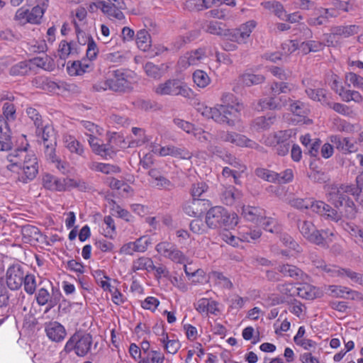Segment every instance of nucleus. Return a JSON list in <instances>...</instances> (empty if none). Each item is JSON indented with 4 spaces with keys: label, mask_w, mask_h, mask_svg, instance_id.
<instances>
[{
    "label": "nucleus",
    "mask_w": 363,
    "mask_h": 363,
    "mask_svg": "<svg viewBox=\"0 0 363 363\" xmlns=\"http://www.w3.org/2000/svg\"><path fill=\"white\" fill-rule=\"evenodd\" d=\"M82 127L86 130L85 134L89 137L88 143L92 151L104 159L112 158L116 154V149L113 143L116 140V134H111L106 143H101L100 140L96 137L99 133L98 125L90 121H83L81 122Z\"/></svg>",
    "instance_id": "nucleus-1"
},
{
    "label": "nucleus",
    "mask_w": 363,
    "mask_h": 363,
    "mask_svg": "<svg viewBox=\"0 0 363 363\" xmlns=\"http://www.w3.org/2000/svg\"><path fill=\"white\" fill-rule=\"evenodd\" d=\"M325 190L328 200L331 202L335 207L337 208L344 207L345 216L348 218L355 217L357 213L355 204L346 194L343 184H327L325 186Z\"/></svg>",
    "instance_id": "nucleus-2"
},
{
    "label": "nucleus",
    "mask_w": 363,
    "mask_h": 363,
    "mask_svg": "<svg viewBox=\"0 0 363 363\" xmlns=\"http://www.w3.org/2000/svg\"><path fill=\"white\" fill-rule=\"evenodd\" d=\"M298 228L301 235L310 242L323 247H328L334 236L329 230H318L314 224L308 220H298Z\"/></svg>",
    "instance_id": "nucleus-3"
},
{
    "label": "nucleus",
    "mask_w": 363,
    "mask_h": 363,
    "mask_svg": "<svg viewBox=\"0 0 363 363\" xmlns=\"http://www.w3.org/2000/svg\"><path fill=\"white\" fill-rule=\"evenodd\" d=\"M4 116H0V151H8L12 148L11 130L9 122L16 120L15 106L6 102L3 106Z\"/></svg>",
    "instance_id": "nucleus-4"
},
{
    "label": "nucleus",
    "mask_w": 363,
    "mask_h": 363,
    "mask_svg": "<svg viewBox=\"0 0 363 363\" xmlns=\"http://www.w3.org/2000/svg\"><path fill=\"white\" fill-rule=\"evenodd\" d=\"M234 214L230 213L225 208L216 206L211 208L206 215V223L211 228L228 229L237 223Z\"/></svg>",
    "instance_id": "nucleus-5"
},
{
    "label": "nucleus",
    "mask_w": 363,
    "mask_h": 363,
    "mask_svg": "<svg viewBox=\"0 0 363 363\" xmlns=\"http://www.w3.org/2000/svg\"><path fill=\"white\" fill-rule=\"evenodd\" d=\"M133 72L124 69L109 71L110 91L119 94L131 92L133 89Z\"/></svg>",
    "instance_id": "nucleus-6"
},
{
    "label": "nucleus",
    "mask_w": 363,
    "mask_h": 363,
    "mask_svg": "<svg viewBox=\"0 0 363 363\" xmlns=\"http://www.w3.org/2000/svg\"><path fill=\"white\" fill-rule=\"evenodd\" d=\"M92 344L93 338L89 333H76L66 342L65 351H74L78 357H84L90 352Z\"/></svg>",
    "instance_id": "nucleus-7"
},
{
    "label": "nucleus",
    "mask_w": 363,
    "mask_h": 363,
    "mask_svg": "<svg viewBox=\"0 0 363 363\" xmlns=\"http://www.w3.org/2000/svg\"><path fill=\"white\" fill-rule=\"evenodd\" d=\"M154 91L158 95L182 96L189 98L191 90L187 85L177 79H168L154 88Z\"/></svg>",
    "instance_id": "nucleus-8"
},
{
    "label": "nucleus",
    "mask_w": 363,
    "mask_h": 363,
    "mask_svg": "<svg viewBox=\"0 0 363 363\" xmlns=\"http://www.w3.org/2000/svg\"><path fill=\"white\" fill-rule=\"evenodd\" d=\"M155 250L162 256L175 263L184 264L186 261L184 253L172 242L167 241L161 242L156 245Z\"/></svg>",
    "instance_id": "nucleus-9"
},
{
    "label": "nucleus",
    "mask_w": 363,
    "mask_h": 363,
    "mask_svg": "<svg viewBox=\"0 0 363 363\" xmlns=\"http://www.w3.org/2000/svg\"><path fill=\"white\" fill-rule=\"evenodd\" d=\"M225 110L227 111L226 108L221 106L220 108H218V106H215L213 108L208 107L204 104H199L197 111L201 115L207 118H211L214 121L218 123H226L229 126H233V123L231 121H228V116L225 114H229L230 113H226Z\"/></svg>",
    "instance_id": "nucleus-10"
},
{
    "label": "nucleus",
    "mask_w": 363,
    "mask_h": 363,
    "mask_svg": "<svg viewBox=\"0 0 363 363\" xmlns=\"http://www.w3.org/2000/svg\"><path fill=\"white\" fill-rule=\"evenodd\" d=\"M222 104L217 105L218 108L221 106L226 108V113L232 114H225L228 116L227 120L231 121L233 126L235 125V121L238 117L239 112L242 108V105L237 101L236 97L231 93H224L221 97Z\"/></svg>",
    "instance_id": "nucleus-11"
},
{
    "label": "nucleus",
    "mask_w": 363,
    "mask_h": 363,
    "mask_svg": "<svg viewBox=\"0 0 363 363\" xmlns=\"http://www.w3.org/2000/svg\"><path fill=\"white\" fill-rule=\"evenodd\" d=\"M217 137L223 142L230 143L240 147L256 148L258 146L255 141L250 140L243 135L235 132L219 131L217 134Z\"/></svg>",
    "instance_id": "nucleus-12"
},
{
    "label": "nucleus",
    "mask_w": 363,
    "mask_h": 363,
    "mask_svg": "<svg viewBox=\"0 0 363 363\" xmlns=\"http://www.w3.org/2000/svg\"><path fill=\"white\" fill-rule=\"evenodd\" d=\"M25 274L23 267L19 264L11 265L6 270V281L7 286L11 290L19 289L22 284Z\"/></svg>",
    "instance_id": "nucleus-13"
},
{
    "label": "nucleus",
    "mask_w": 363,
    "mask_h": 363,
    "mask_svg": "<svg viewBox=\"0 0 363 363\" xmlns=\"http://www.w3.org/2000/svg\"><path fill=\"white\" fill-rule=\"evenodd\" d=\"M61 296L62 294L58 290L52 289V294H50L47 289L41 288L36 294V301L40 306L47 304L45 312H48L59 303Z\"/></svg>",
    "instance_id": "nucleus-14"
},
{
    "label": "nucleus",
    "mask_w": 363,
    "mask_h": 363,
    "mask_svg": "<svg viewBox=\"0 0 363 363\" xmlns=\"http://www.w3.org/2000/svg\"><path fill=\"white\" fill-rule=\"evenodd\" d=\"M210 206V201L204 199H192L183 205L184 212L189 216L196 217L201 215Z\"/></svg>",
    "instance_id": "nucleus-15"
},
{
    "label": "nucleus",
    "mask_w": 363,
    "mask_h": 363,
    "mask_svg": "<svg viewBox=\"0 0 363 363\" xmlns=\"http://www.w3.org/2000/svg\"><path fill=\"white\" fill-rule=\"evenodd\" d=\"M279 137L277 145L276 147V152L280 156L286 155L289 149L294 143L292 140V135H295L293 130L289 129L285 130L278 131Z\"/></svg>",
    "instance_id": "nucleus-16"
},
{
    "label": "nucleus",
    "mask_w": 363,
    "mask_h": 363,
    "mask_svg": "<svg viewBox=\"0 0 363 363\" xmlns=\"http://www.w3.org/2000/svg\"><path fill=\"white\" fill-rule=\"evenodd\" d=\"M27 148H17L6 156V169L13 172L18 173L24 158L27 157Z\"/></svg>",
    "instance_id": "nucleus-17"
},
{
    "label": "nucleus",
    "mask_w": 363,
    "mask_h": 363,
    "mask_svg": "<svg viewBox=\"0 0 363 363\" xmlns=\"http://www.w3.org/2000/svg\"><path fill=\"white\" fill-rule=\"evenodd\" d=\"M194 308L203 316L217 315L219 312L218 303L214 300L201 298L194 303Z\"/></svg>",
    "instance_id": "nucleus-18"
},
{
    "label": "nucleus",
    "mask_w": 363,
    "mask_h": 363,
    "mask_svg": "<svg viewBox=\"0 0 363 363\" xmlns=\"http://www.w3.org/2000/svg\"><path fill=\"white\" fill-rule=\"evenodd\" d=\"M330 142L335 147L343 154L355 152L357 150L356 143L350 138H344L340 135H331Z\"/></svg>",
    "instance_id": "nucleus-19"
},
{
    "label": "nucleus",
    "mask_w": 363,
    "mask_h": 363,
    "mask_svg": "<svg viewBox=\"0 0 363 363\" xmlns=\"http://www.w3.org/2000/svg\"><path fill=\"white\" fill-rule=\"evenodd\" d=\"M328 271L332 273V277L347 278L352 283L359 285H361L363 279V274L354 272L350 268H342L337 266V267H331Z\"/></svg>",
    "instance_id": "nucleus-20"
},
{
    "label": "nucleus",
    "mask_w": 363,
    "mask_h": 363,
    "mask_svg": "<svg viewBox=\"0 0 363 363\" xmlns=\"http://www.w3.org/2000/svg\"><path fill=\"white\" fill-rule=\"evenodd\" d=\"M242 196V192L232 185L223 186L220 190V199L227 206L233 205Z\"/></svg>",
    "instance_id": "nucleus-21"
},
{
    "label": "nucleus",
    "mask_w": 363,
    "mask_h": 363,
    "mask_svg": "<svg viewBox=\"0 0 363 363\" xmlns=\"http://www.w3.org/2000/svg\"><path fill=\"white\" fill-rule=\"evenodd\" d=\"M45 331L50 340L57 342L63 340L67 334L64 326L56 321L47 323Z\"/></svg>",
    "instance_id": "nucleus-22"
},
{
    "label": "nucleus",
    "mask_w": 363,
    "mask_h": 363,
    "mask_svg": "<svg viewBox=\"0 0 363 363\" xmlns=\"http://www.w3.org/2000/svg\"><path fill=\"white\" fill-rule=\"evenodd\" d=\"M96 6L111 20L123 21L125 19V16L122 12L124 9H119L116 6L111 5V3H106L105 1H99Z\"/></svg>",
    "instance_id": "nucleus-23"
},
{
    "label": "nucleus",
    "mask_w": 363,
    "mask_h": 363,
    "mask_svg": "<svg viewBox=\"0 0 363 363\" xmlns=\"http://www.w3.org/2000/svg\"><path fill=\"white\" fill-rule=\"evenodd\" d=\"M265 211L259 207L255 206H243L242 209V216L243 218L250 222L257 225L261 223L263 218L264 217Z\"/></svg>",
    "instance_id": "nucleus-24"
},
{
    "label": "nucleus",
    "mask_w": 363,
    "mask_h": 363,
    "mask_svg": "<svg viewBox=\"0 0 363 363\" xmlns=\"http://www.w3.org/2000/svg\"><path fill=\"white\" fill-rule=\"evenodd\" d=\"M63 143L65 147L71 152L79 156L83 157L84 154V148L83 145L78 141L74 136L65 134L63 136Z\"/></svg>",
    "instance_id": "nucleus-25"
},
{
    "label": "nucleus",
    "mask_w": 363,
    "mask_h": 363,
    "mask_svg": "<svg viewBox=\"0 0 363 363\" xmlns=\"http://www.w3.org/2000/svg\"><path fill=\"white\" fill-rule=\"evenodd\" d=\"M43 184L45 189L52 191H65V184H64V179H59L52 174H45L43 177Z\"/></svg>",
    "instance_id": "nucleus-26"
},
{
    "label": "nucleus",
    "mask_w": 363,
    "mask_h": 363,
    "mask_svg": "<svg viewBox=\"0 0 363 363\" xmlns=\"http://www.w3.org/2000/svg\"><path fill=\"white\" fill-rule=\"evenodd\" d=\"M207 57L206 50L204 48H199L196 50L187 52L182 61L186 60V64L190 65H198Z\"/></svg>",
    "instance_id": "nucleus-27"
},
{
    "label": "nucleus",
    "mask_w": 363,
    "mask_h": 363,
    "mask_svg": "<svg viewBox=\"0 0 363 363\" xmlns=\"http://www.w3.org/2000/svg\"><path fill=\"white\" fill-rule=\"evenodd\" d=\"M32 84L36 88L50 92L59 88V86L55 82L51 81L45 76H38L35 77L32 80Z\"/></svg>",
    "instance_id": "nucleus-28"
},
{
    "label": "nucleus",
    "mask_w": 363,
    "mask_h": 363,
    "mask_svg": "<svg viewBox=\"0 0 363 363\" xmlns=\"http://www.w3.org/2000/svg\"><path fill=\"white\" fill-rule=\"evenodd\" d=\"M162 332V337H159V341L164 345V350L169 354H175L180 348V343L177 340H169L167 333L164 328H159Z\"/></svg>",
    "instance_id": "nucleus-29"
},
{
    "label": "nucleus",
    "mask_w": 363,
    "mask_h": 363,
    "mask_svg": "<svg viewBox=\"0 0 363 363\" xmlns=\"http://www.w3.org/2000/svg\"><path fill=\"white\" fill-rule=\"evenodd\" d=\"M305 91L308 96L313 101H319L323 105H327L329 102L330 97L324 89L306 87Z\"/></svg>",
    "instance_id": "nucleus-30"
},
{
    "label": "nucleus",
    "mask_w": 363,
    "mask_h": 363,
    "mask_svg": "<svg viewBox=\"0 0 363 363\" xmlns=\"http://www.w3.org/2000/svg\"><path fill=\"white\" fill-rule=\"evenodd\" d=\"M277 121L274 115L270 114L256 118L253 121V125L257 130L269 129Z\"/></svg>",
    "instance_id": "nucleus-31"
},
{
    "label": "nucleus",
    "mask_w": 363,
    "mask_h": 363,
    "mask_svg": "<svg viewBox=\"0 0 363 363\" xmlns=\"http://www.w3.org/2000/svg\"><path fill=\"white\" fill-rule=\"evenodd\" d=\"M240 82L247 86L257 85L263 83L265 77L262 74H255L250 72H245L240 76Z\"/></svg>",
    "instance_id": "nucleus-32"
},
{
    "label": "nucleus",
    "mask_w": 363,
    "mask_h": 363,
    "mask_svg": "<svg viewBox=\"0 0 363 363\" xmlns=\"http://www.w3.org/2000/svg\"><path fill=\"white\" fill-rule=\"evenodd\" d=\"M155 265L152 259L146 257H141L133 262L132 270L136 272L138 270L152 271Z\"/></svg>",
    "instance_id": "nucleus-33"
},
{
    "label": "nucleus",
    "mask_w": 363,
    "mask_h": 363,
    "mask_svg": "<svg viewBox=\"0 0 363 363\" xmlns=\"http://www.w3.org/2000/svg\"><path fill=\"white\" fill-rule=\"evenodd\" d=\"M135 40L138 48L141 50L147 51L150 48L151 38L149 33L145 29L138 31Z\"/></svg>",
    "instance_id": "nucleus-34"
},
{
    "label": "nucleus",
    "mask_w": 363,
    "mask_h": 363,
    "mask_svg": "<svg viewBox=\"0 0 363 363\" xmlns=\"http://www.w3.org/2000/svg\"><path fill=\"white\" fill-rule=\"evenodd\" d=\"M345 191L346 194H350L354 197V199L360 195L362 192L363 189V173L356 177V184L345 185L343 184Z\"/></svg>",
    "instance_id": "nucleus-35"
},
{
    "label": "nucleus",
    "mask_w": 363,
    "mask_h": 363,
    "mask_svg": "<svg viewBox=\"0 0 363 363\" xmlns=\"http://www.w3.org/2000/svg\"><path fill=\"white\" fill-rule=\"evenodd\" d=\"M89 168L106 174L121 172V169L118 166L101 162H92L89 165Z\"/></svg>",
    "instance_id": "nucleus-36"
},
{
    "label": "nucleus",
    "mask_w": 363,
    "mask_h": 363,
    "mask_svg": "<svg viewBox=\"0 0 363 363\" xmlns=\"http://www.w3.org/2000/svg\"><path fill=\"white\" fill-rule=\"evenodd\" d=\"M262 233L259 230L243 228L239 231L240 239L244 242H253L260 238Z\"/></svg>",
    "instance_id": "nucleus-37"
},
{
    "label": "nucleus",
    "mask_w": 363,
    "mask_h": 363,
    "mask_svg": "<svg viewBox=\"0 0 363 363\" xmlns=\"http://www.w3.org/2000/svg\"><path fill=\"white\" fill-rule=\"evenodd\" d=\"M278 271L284 277L298 279L302 276L303 272L297 267L291 264H282L278 267Z\"/></svg>",
    "instance_id": "nucleus-38"
},
{
    "label": "nucleus",
    "mask_w": 363,
    "mask_h": 363,
    "mask_svg": "<svg viewBox=\"0 0 363 363\" xmlns=\"http://www.w3.org/2000/svg\"><path fill=\"white\" fill-rule=\"evenodd\" d=\"M33 65L46 71H52L55 68L53 60L48 56L45 57H36L30 60Z\"/></svg>",
    "instance_id": "nucleus-39"
},
{
    "label": "nucleus",
    "mask_w": 363,
    "mask_h": 363,
    "mask_svg": "<svg viewBox=\"0 0 363 363\" xmlns=\"http://www.w3.org/2000/svg\"><path fill=\"white\" fill-rule=\"evenodd\" d=\"M103 234L105 237L113 238L116 231L114 220L111 216H106L103 222Z\"/></svg>",
    "instance_id": "nucleus-40"
},
{
    "label": "nucleus",
    "mask_w": 363,
    "mask_h": 363,
    "mask_svg": "<svg viewBox=\"0 0 363 363\" xmlns=\"http://www.w3.org/2000/svg\"><path fill=\"white\" fill-rule=\"evenodd\" d=\"M64 184H65V189L67 188H76L81 191H86L91 189L88 183L79 179H64Z\"/></svg>",
    "instance_id": "nucleus-41"
},
{
    "label": "nucleus",
    "mask_w": 363,
    "mask_h": 363,
    "mask_svg": "<svg viewBox=\"0 0 363 363\" xmlns=\"http://www.w3.org/2000/svg\"><path fill=\"white\" fill-rule=\"evenodd\" d=\"M37 133L41 134V138L43 142V146L56 143V137L53 128L49 126L40 127L38 129Z\"/></svg>",
    "instance_id": "nucleus-42"
},
{
    "label": "nucleus",
    "mask_w": 363,
    "mask_h": 363,
    "mask_svg": "<svg viewBox=\"0 0 363 363\" xmlns=\"http://www.w3.org/2000/svg\"><path fill=\"white\" fill-rule=\"evenodd\" d=\"M324 45L318 40H307L302 42L300 45V49L304 54H308L311 52H318L321 50Z\"/></svg>",
    "instance_id": "nucleus-43"
},
{
    "label": "nucleus",
    "mask_w": 363,
    "mask_h": 363,
    "mask_svg": "<svg viewBox=\"0 0 363 363\" xmlns=\"http://www.w3.org/2000/svg\"><path fill=\"white\" fill-rule=\"evenodd\" d=\"M349 287L341 285H329L327 287L328 294L333 298H346Z\"/></svg>",
    "instance_id": "nucleus-44"
},
{
    "label": "nucleus",
    "mask_w": 363,
    "mask_h": 363,
    "mask_svg": "<svg viewBox=\"0 0 363 363\" xmlns=\"http://www.w3.org/2000/svg\"><path fill=\"white\" fill-rule=\"evenodd\" d=\"M275 96H276L260 99L259 104L261 108L271 110L280 109L281 106L284 105V102L281 103V98L280 101H278Z\"/></svg>",
    "instance_id": "nucleus-45"
},
{
    "label": "nucleus",
    "mask_w": 363,
    "mask_h": 363,
    "mask_svg": "<svg viewBox=\"0 0 363 363\" xmlns=\"http://www.w3.org/2000/svg\"><path fill=\"white\" fill-rule=\"evenodd\" d=\"M339 95L342 98L343 101L347 102L353 101L356 103H361L363 100V97L359 91L345 90L342 86L340 89Z\"/></svg>",
    "instance_id": "nucleus-46"
},
{
    "label": "nucleus",
    "mask_w": 363,
    "mask_h": 363,
    "mask_svg": "<svg viewBox=\"0 0 363 363\" xmlns=\"http://www.w3.org/2000/svg\"><path fill=\"white\" fill-rule=\"evenodd\" d=\"M297 292L296 296L305 299L312 300L316 297V292L314 287L309 284H302L296 288Z\"/></svg>",
    "instance_id": "nucleus-47"
},
{
    "label": "nucleus",
    "mask_w": 363,
    "mask_h": 363,
    "mask_svg": "<svg viewBox=\"0 0 363 363\" xmlns=\"http://www.w3.org/2000/svg\"><path fill=\"white\" fill-rule=\"evenodd\" d=\"M345 230L348 232L355 242L363 243V229L353 223H346Z\"/></svg>",
    "instance_id": "nucleus-48"
},
{
    "label": "nucleus",
    "mask_w": 363,
    "mask_h": 363,
    "mask_svg": "<svg viewBox=\"0 0 363 363\" xmlns=\"http://www.w3.org/2000/svg\"><path fill=\"white\" fill-rule=\"evenodd\" d=\"M193 80L200 88L206 87L211 82V79L207 73L201 69H197L194 72Z\"/></svg>",
    "instance_id": "nucleus-49"
},
{
    "label": "nucleus",
    "mask_w": 363,
    "mask_h": 363,
    "mask_svg": "<svg viewBox=\"0 0 363 363\" xmlns=\"http://www.w3.org/2000/svg\"><path fill=\"white\" fill-rule=\"evenodd\" d=\"M30 71L29 63L26 61L20 62L13 65L9 70V73L12 76H23Z\"/></svg>",
    "instance_id": "nucleus-50"
},
{
    "label": "nucleus",
    "mask_w": 363,
    "mask_h": 363,
    "mask_svg": "<svg viewBox=\"0 0 363 363\" xmlns=\"http://www.w3.org/2000/svg\"><path fill=\"white\" fill-rule=\"evenodd\" d=\"M258 225H262L266 231L272 233H278L281 230L280 226L278 225L277 221L275 219L267 217L265 215L261 223H258Z\"/></svg>",
    "instance_id": "nucleus-51"
},
{
    "label": "nucleus",
    "mask_w": 363,
    "mask_h": 363,
    "mask_svg": "<svg viewBox=\"0 0 363 363\" xmlns=\"http://www.w3.org/2000/svg\"><path fill=\"white\" fill-rule=\"evenodd\" d=\"M45 11V9L40 6H34L30 11H28V23L32 24L40 23Z\"/></svg>",
    "instance_id": "nucleus-52"
},
{
    "label": "nucleus",
    "mask_w": 363,
    "mask_h": 363,
    "mask_svg": "<svg viewBox=\"0 0 363 363\" xmlns=\"http://www.w3.org/2000/svg\"><path fill=\"white\" fill-rule=\"evenodd\" d=\"M270 89L273 96H277L281 93L289 92L291 90V84L284 82H274L271 84Z\"/></svg>",
    "instance_id": "nucleus-53"
},
{
    "label": "nucleus",
    "mask_w": 363,
    "mask_h": 363,
    "mask_svg": "<svg viewBox=\"0 0 363 363\" xmlns=\"http://www.w3.org/2000/svg\"><path fill=\"white\" fill-rule=\"evenodd\" d=\"M23 284L24 286V290L27 294L32 295L35 293L36 290L37 284L35 277L34 274H25L23 280Z\"/></svg>",
    "instance_id": "nucleus-54"
},
{
    "label": "nucleus",
    "mask_w": 363,
    "mask_h": 363,
    "mask_svg": "<svg viewBox=\"0 0 363 363\" xmlns=\"http://www.w3.org/2000/svg\"><path fill=\"white\" fill-rule=\"evenodd\" d=\"M255 173L259 178H261L269 182L276 183V179H277V172L274 171L259 167L255 169Z\"/></svg>",
    "instance_id": "nucleus-55"
},
{
    "label": "nucleus",
    "mask_w": 363,
    "mask_h": 363,
    "mask_svg": "<svg viewBox=\"0 0 363 363\" xmlns=\"http://www.w3.org/2000/svg\"><path fill=\"white\" fill-rule=\"evenodd\" d=\"M75 50L72 43L62 40L59 45L58 53L62 60L67 58L69 55L73 54Z\"/></svg>",
    "instance_id": "nucleus-56"
},
{
    "label": "nucleus",
    "mask_w": 363,
    "mask_h": 363,
    "mask_svg": "<svg viewBox=\"0 0 363 363\" xmlns=\"http://www.w3.org/2000/svg\"><path fill=\"white\" fill-rule=\"evenodd\" d=\"M257 25V23L255 20H250L246 23L241 24L238 29L240 31V35H241L242 38H244L246 41L250 36L252 30L256 28Z\"/></svg>",
    "instance_id": "nucleus-57"
},
{
    "label": "nucleus",
    "mask_w": 363,
    "mask_h": 363,
    "mask_svg": "<svg viewBox=\"0 0 363 363\" xmlns=\"http://www.w3.org/2000/svg\"><path fill=\"white\" fill-rule=\"evenodd\" d=\"M223 23L218 21H209L206 25V30L213 35H227L226 30L223 29Z\"/></svg>",
    "instance_id": "nucleus-58"
},
{
    "label": "nucleus",
    "mask_w": 363,
    "mask_h": 363,
    "mask_svg": "<svg viewBox=\"0 0 363 363\" xmlns=\"http://www.w3.org/2000/svg\"><path fill=\"white\" fill-rule=\"evenodd\" d=\"M144 70L148 77L154 79H159L162 76L161 68L150 62H147L144 65Z\"/></svg>",
    "instance_id": "nucleus-59"
},
{
    "label": "nucleus",
    "mask_w": 363,
    "mask_h": 363,
    "mask_svg": "<svg viewBox=\"0 0 363 363\" xmlns=\"http://www.w3.org/2000/svg\"><path fill=\"white\" fill-rule=\"evenodd\" d=\"M164 355L159 351L151 350L148 354L144 357L140 362L141 363H163Z\"/></svg>",
    "instance_id": "nucleus-60"
},
{
    "label": "nucleus",
    "mask_w": 363,
    "mask_h": 363,
    "mask_svg": "<svg viewBox=\"0 0 363 363\" xmlns=\"http://www.w3.org/2000/svg\"><path fill=\"white\" fill-rule=\"evenodd\" d=\"M223 160L231 165L232 167L237 168L240 172H245L246 169L245 165H244L238 159H237L234 155L226 153L222 157Z\"/></svg>",
    "instance_id": "nucleus-61"
},
{
    "label": "nucleus",
    "mask_w": 363,
    "mask_h": 363,
    "mask_svg": "<svg viewBox=\"0 0 363 363\" xmlns=\"http://www.w3.org/2000/svg\"><path fill=\"white\" fill-rule=\"evenodd\" d=\"M310 179L314 182L324 184L330 180L328 174L324 172L314 169L311 167V172L308 174Z\"/></svg>",
    "instance_id": "nucleus-62"
},
{
    "label": "nucleus",
    "mask_w": 363,
    "mask_h": 363,
    "mask_svg": "<svg viewBox=\"0 0 363 363\" xmlns=\"http://www.w3.org/2000/svg\"><path fill=\"white\" fill-rule=\"evenodd\" d=\"M21 170L23 171V175L21 181L23 183H27L28 181L33 180L38 172V167H21Z\"/></svg>",
    "instance_id": "nucleus-63"
},
{
    "label": "nucleus",
    "mask_w": 363,
    "mask_h": 363,
    "mask_svg": "<svg viewBox=\"0 0 363 363\" xmlns=\"http://www.w3.org/2000/svg\"><path fill=\"white\" fill-rule=\"evenodd\" d=\"M208 186L203 182L194 184L191 187V196L193 199H200L207 191Z\"/></svg>",
    "instance_id": "nucleus-64"
}]
</instances>
